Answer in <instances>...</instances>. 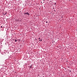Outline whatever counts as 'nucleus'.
I'll list each match as a JSON object with an SVG mask.
<instances>
[{
	"label": "nucleus",
	"mask_w": 77,
	"mask_h": 77,
	"mask_svg": "<svg viewBox=\"0 0 77 77\" xmlns=\"http://www.w3.org/2000/svg\"><path fill=\"white\" fill-rule=\"evenodd\" d=\"M25 15H30V14L28 13V12L25 11L24 13Z\"/></svg>",
	"instance_id": "obj_1"
},
{
	"label": "nucleus",
	"mask_w": 77,
	"mask_h": 77,
	"mask_svg": "<svg viewBox=\"0 0 77 77\" xmlns=\"http://www.w3.org/2000/svg\"><path fill=\"white\" fill-rule=\"evenodd\" d=\"M29 68H33V67L31 66H30V67H29Z\"/></svg>",
	"instance_id": "obj_2"
},
{
	"label": "nucleus",
	"mask_w": 77,
	"mask_h": 77,
	"mask_svg": "<svg viewBox=\"0 0 77 77\" xmlns=\"http://www.w3.org/2000/svg\"><path fill=\"white\" fill-rule=\"evenodd\" d=\"M42 41V39H40L39 40V41L41 42V41Z\"/></svg>",
	"instance_id": "obj_3"
},
{
	"label": "nucleus",
	"mask_w": 77,
	"mask_h": 77,
	"mask_svg": "<svg viewBox=\"0 0 77 77\" xmlns=\"http://www.w3.org/2000/svg\"><path fill=\"white\" fill-rule=\"evenodd\" d=\"M15 42H17V39H15Z\"/></svg>",
	"instance_id": "obj_4"
},
{
	"label": "nucleus",
	"mask_w": 77,
	"mask_h": 77,
	"mask_svg": "<svg viewBox=\"0 0 77 77\" xmlns=\"http://www.w3.org/2000/svg\"><path fill=\"white\" fill-rule=\"evenodd\" d=\"M38 39H41V38L39 37L38 38Z\"/></svg>",
	"instance_id": "obj_5"
},
{
	"label": "nucleus",
	"mask_w": 77,
	"mask_h": 77,
	"mask_svg": "<svg viewBox=\"0 0 77 77\" xmlns=\"http://www.w3.org/2000/svg\"><path fill=\"white\" fill-rule=\"evenodd\" d=\"M1 28H3V26H1Z\"/></svg>",
	"instance_id": "obj_6"
},
{
	"label": "nucleus",
	"mask_w": 77,
	"mask_h": 77,
	"mask_svg": "<svg viewBox=\"0 0 77 77\" xmlns=\"http://www.w3.org/2000/svg\"><path fill=\"white\" fill-rule=\"evenodd\" d=\"M6 13H5V14H4V15H6Z\"/></svg>",
	"instance_id": "obj_7"
},
{
	"label": "nucleus",
	"mask_w": 77,
	"mask_h": 77,
	"mask_svg": "<svg viewBox=\"0 0 77 77\" xmlns=\"http://www.w3.org/2000/svg\"><path fill=\"white\" fill-rule=\"evenodd\" d=\"M46 23H48V22L47 21H46Z\"/></svg>",
	"instance_id": "obj_8"
},
{
	"label": "nucleus",
	"mask_w": 77,
	"mask_h": 77,
	"mask_svg": "<svg viewBox=\"0 0 77 77\" xmlns=\"http://www.w3.org/2000/svg\"><path fill=\"white\" fill-rule=\"evenodd\" d=\"M1 52V49H0V53Z\"/></svg>",
	"instance_id": "obj_9"
},
{
	"label": "nucleus",
	"mask_w": 77,
	"mask_h": 77,
	"mask_svg": "<svg viewBox=\"0 0 77 77\" xmlns=\"http://www.w3.org/2000/svg\"><path fill=\"white\" fill-rule=\"evenodd\" d=\"M56 3H55V5H56Z\"/></svg>",
	"instance_id": "obj_10"
},
{
	"label": "nucleus",
	"mask_w": 77,
	"mask_h": 77,
	"mask_svg": "<svg viewBox=\"0 0 77 77\" xmlns=\"http://www.w3.org/2000/svg\"><path fill=\"white\" fill-rule=\"evenodd\" d=\"M54 11H55V10H54Z\"/></svg>",
	"instance_id": "obj_11"
},
{
	"label": "nucleus",
	"mask_w": 77,
	"mask_h": 77,
	"mask_svg": "<svg viewBox=\"0 0 77 77\" xmlns=\"http://www.w3.org/2000/svg\"><path fill=\"white\" fill-rule=\"evenodd\" d=\"M36 40L37 41V39H36Z\"/></svg>",
	"instance_id": "obj_12"
},
{
	"label": "nucleus",
	"mask_w": 77,
	"mask_h": 77,
	"mask_svg": "<svg viewBox=\"0 0 77 77\" xmlns=\"http://www.w3.org/2000/svg\"><path fill=\"white\" fill-rule=\"evenodd\" d=\"M70 72H71V70H70Z\"/></svg>",
	"instance_id": "obj_13"
},
{
	"label": "nucleus",
	"mask_w": 77,
	"mask_h": 77,
	"mask_svg": "<svg viewBox=\"0 0 77 77\" xmlns=\"http://www.w3.org/2000/svg\"><path fill=\"white\" fill-rule=\"evenodd\" d=\"M53 9H54V8H53Z\"/></svg>",
	"instance_id": "obj_14"
}]
</instances>
